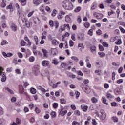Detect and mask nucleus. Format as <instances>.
<instances>
[{
	"label": "nucleus",
	"mask_w": 125,
	"mask_h": 125,
	"mask_svg": "<svg viewBox=\"0 0 125 125\" xmlns=\"http://www.w3.org/2000/svg\"><path fill=\"white\" fill-rule=\"evenodd\" d=\"M4 89L5 90H7L9 93H10V94H14L13 91L10 89L9 87H5Z\"/></svg>",
	"instance_id": "nucleus-23"
},
{
	"label": "nucleus",
	"mask_w": 125,
	"mask_h": 125,
	"mask_svg": "<svg viewBox=\"0 0 125 125\" xmlns=\"http://www.w3.org/2000/svg\"><path fill=\"white\" fill-rule=\"evenodd\" d=\"M0 75L3 77H6L5 76V72H3V68L1 67H0Z\"/></svg>",
	"instance_id": "nucleus-15"
},
{
	"label": "nucleus",
	"mask_w": 125,
	"mask_h": 125,
	"mask_svg": "<svg viewBox=\"0 0 125 125\" xmlns=\"http://www.w3.org/2000/svg\"><path fill=\"white\" fill-rule=\"evenodd\" d=\"M34 40L35 42H36L35 44L36 45H38V44H39V38H38V36H35L34 37Z\"/></svg>",
	"instance_id": "nucleus-24"
},
{
	"label": "nucleus",
	"mask_w": 125,
	"mask_h": 125,
	"mask_svg": "<svg viewBox=\"0 0 125 125\" xmlns=\"http://www.w3.org/2000/svg\"><path fill=\"white\" fill-rule=\"evenodd\" d=\"M71 59L74 60V61H75V62H78L79 61V58L76 56L71 57Z\"/></svg>",
	"instance_id": "nucleus-38"
},
{
	"label": "nucleus",
	"mask_w": 125,
	"mask_h": 125,
	"mask_svg": "<svg viewBox=\"0 0 125 125\" xmlns=\"http://www.w3.org/2000/svg\"><path fill=\"white\" fill-rule=\"evenodd\" d=\"M77 22L79 24H81V23H82V18L80 16L78 17L77 19Z\"/></svg>",
	"instance_id": "nucleus-55"
},
{
	"label": "nucleus",
	"mask_w": 125,
	"mask_h": 125,
	"mask_svg": "<svg viewBox=\"0 0 125 125\" xmlns=\"http://www.w3.org/2000/svg\"><path fill=\"white\" fill-rule=\"evenodd\" d=\"M89 49H90L91 52H92L94 54H95V53L96 52V47H95V46H91L89 47Z\"/></svg>",
	"instance_id": "nucleus-8"
},
{
	"label": "nucleus",
	"mask_w": 125,
	"mask_h": 125,
	"mask_svg": "<svg viewBox=\"0 0 125 125\" xmlns=\"http://www.w3.org/2000/svg\"><path fill=\"white\" fill-rule=\"evenodd\" d=\"M81 109H82L83 112H86L87 111V109L88 108V106L84 104L81 105Z\"/></svg>",
	"instance_id": "nucleus-13"
},
{
	"label": "nucleus",
	"mask_w": 125,
	"mask_h": 125,
	"mask_svg": "<svg viewBox=\"0 0 125 125\" xmlns=\"http://www.w3.org/2000/svg\"><path fill=\"white\" fill-rule=\"evenodd\" d=\"M22 23H23V25L26 26L27 28H30V27L32 26V22H28V20L26 19H25L24 21V20L22 21Z\"/></svg>",
	"instance_id": "nucleus-2"
},
{
	"label": "nucleus",
	"mask_w": 125,
	"mask_h": 125,
	"mask_svg": "<svg viewBox=\"0 0 125 125\" xmlns=\"http://www.w3.org/2000/svg\"><path fill=\"white\" fill-rule=\"evenodd\" d=\"M42 51L43 53L44 57H47V51L45 49H42Z\"/></svg>",
	"instance_id": "nucleus-26"
},
{
	"label": "nucleus",
	"mask_w": 125,
	"mask_h": 125,
	"mask_svg": "<svg viewBox=\"0 0 125 125\" xmlns=\"http://www.w3.org/2000/svg\"><path fill=\"white\" fill-rule=\"evenodd\" d=\"M96 33L97 34V35H99V36H100V35H101V34H102V31H101V30H100V29H98V30L96 31Z\"/></svg>",
	"instance_id": "nucleus-61"
},
{
	"label": "nucleus",
	"mask_w": 125,
	"mask_h": 125,
	"mask_svg": "<svg viewBox=\"0 0 125 125\" xmlns=\"http://www.w3.org/2000/svg\"><path fill=\"white\" fill-rule=\"evenodd\" d=\"M24 40L26 42H27L28 45L31 46V41H30V39H29V38H28V37H24Z\"/></svg>",
	"instance_id": "nucleus-27"
},
{
	"label": "nucleus",
	"mask_w": 125,
	"mask_h": 125,
	"mask_svg": "<svg viewBox=\"0 0 125 125\" xmlns=\"http://www.w3.org/2000/svg\"><path fill=\"white\" fill-rule=\"evenodd\" d=\"M71 39L73 41H76V34H72L71 36Z\"/></svg>",
	"instance_id": "nucleus-62"
},
{
	"label": "nucleus",
	"mask_w": 125,
	"mask_h": 125,
	"mask_svg": "<svg viewBox=\"0 0 125 125\" xmlns=\"http://www.w3.org/2000/svg\"><path fill=\"white\" fill-rule=\"evenodd\" d=\"M92 124L93 125H97V122H96V120L95 119H92Z\"/></svg>",
	"instance_id": "nucleus-64"
},
{
	"label": "nucleus",
	"mask_w": 125,
	"mask_h": 125,
	"mask_svg": "<svg viewBox=\"0 0 125 125\" xmlns=\"http://www.w3.org/2000/svg\"><path fill=\"white\" fill-rule=\"evenodd\" d=\"M37 88L41 91H42V92H46V90H45L44 88H42V87L41 86H38L37 87Z\"/></svg>",
	"instance_id": "nucleus-21"
},
{
	"label": "nucleus",
	"mask_w": 125,
	"mask_h": 125,
	"mask_svg": "<svg viewBox=\"0 0 125 125\" xmlns=\"http://www.w3.org/2000/svg\"><path fill=\"white\" fill-rule=\"evenodd\" d=\"M99 50L100 51H104V47H103V46L101 45H99Z\"/></svg>",
	"instance_id": "nucleus-52"
},
{
	"label": "nucleus",
	"mask_w": 125,
	"mask_h": 125,
	"mask_svg": "<svg viewBox=\"0 0 125 125\" xmlns=\"http://www.w3.org/2000/svg\"><path fill=\"white\" fill-rule=\"evenodd\" d=\"M42 64L43 67H47L49 66V62L47 60H44L42 61Z\"/></svg>",
	"instance_id": "nucleus-9"
},
{
	"label": "nucleus",
	"mask_w": 125,
	"mask_h": 125,
	"mask_svg": "<svg viewBox=\"0 0 125 125\" xmlns=\"http://www.w3.org/2000/svg\"><path fill=\"white\" fill-rule=\"evenodd\" d=\"M75 115L76 116H80L81 115V113L80 112V111L79 110H76L74 112Z\"/></svg>",
	"instance_id": "nucleus-53"
},
{
	"label": "nucleus",
	"mask_w": 125,
	"mask_h": 125,
	"mask_svg": "<svg viewBox=\"0 0 125 125\" xmlns=\"http://www.w3.org/2000/svg\"><path fill=\"white\" fill-rule=\"evenodd\" d=\"M58 27H59V23H58V21H55V29H58Z\"/></svg>",
	"instance_id": "nucleus-46"
},
{
	"label": "nucleus",
	"mask_w": 125,
	"mask_h": 125,
	"mask_svg": "<svg viewBox=\"0 0 125 125\" xmlns=\"http://www.w3.org/2000/svg\"><path fill=\"white\" fill-rule=\"evenodd\" d=\"M51 116L52 118H55L56 117V113L54 111H53L51 113Z\"/></svg>",
	"instance_id": "nucleus-47"
},
{
	"label": "nucleus",
	"mask_w": 125,
	"mask_h": 125,
	"mask_svg": "<svg viewBox=\"0 0 125 125\" xmlns=\"http://www.w3.org/2000/svg\"><path fill=\"white\" fill-rule=\"evenodd\" d=\"M0 7L4 8L6 6V0H2V2L0 5Z\"/></svg>",
	"instance_id": "nucleus-14"
},
{
	"label": "nucleus",
	"mask_w": 125,
	"mask_h": 125,
	"mask_svg": "<svg viewBox=\"0 0 125 125\" xmlns=\"http://www.w3.org/2000/svg\"><path fill=\"white\" fill-rule=\"evenodd\" d=\"M119 30H120L121 33L125 34V29H124V28H123L122 26L119 27Z\"/></svg>",
	"instance_id": "nucleus-51"
},
{
	"label": "nucleus",
	"mask_w": 125,
	"mask_h": 125,
	"mask_svg": "<svg viewBox=\"0 0 125 125\" xmlns=\"http://www.w3.org/2000/svg\"><path fill=\"white\" fill-rule=\"evenodd\" d=\"M51 51L53 55H56V53H57V49H56V48L51 49Z\"/></svg>",
	"instance_id": "nucleus-22"
},
{
	"label": "nucleus",
	"mask_w": 125,
	"mask_h": 125,
	"mask_svg": "<svg viewBox=\"0 0 125 125\" xmlns=\"http://www.w3.org/2000/svg\"><path fill=\"white\" fill-rule=\"evenodd\" d=\"M8 42L5 40H3L1 42V45H5L6 44H8Z\"/></svg>",
	"instance_id": "nucleus-33"
},
{
	"label": "nucleus",
	"mask_w": 125,
	"mask_h": 125,
	"mask_svg": "<svg viewBox=\"0 0 125 125\" xmlns=\"http://www.w3.org/2000/svg\"><path fill=\"white\" fill-rule=\"evenodd\" d=\"M78 47H81V48H84L83 44L82 43H80L78 44Z\"/></svg>",
	"instance_id": "nucleus-59"
},
{
	"label": "nucleus",
	"mask_w": 125,
	"mask_h": 125,
	"mask_svg": "<svg viewBox=\"0 0 125 125\" xmlns=\"http://www.w3.org/2000/svg\"><path fill=\"white\" fill-rule=\"evenodd\" d=\"M71 21H72V19L70 17V16L66 15L65 16V22H66V23H70Z\"/></svg>",
	"instance_id": "nucleus-16"
},
{
	"label": "nucleus",
	"mask_w": 125,
	"mask_h": 125,
	"mask_svg": "<svg viewBox=\"0 0 125 125\" xmlns=\"http://www.w3.org/2000/svg\"><path fill=\"white\" fill-rule=\"evenodd\" d=\"M30 92L32 94H36L37 93V90L35 88H32L30 89Z\"/></svg>",
	"instance_id": "nucleus-29"
},
{
	"label": "nucleus",
	"mask_w": 125,
	"mask_h": 125,
	"mask_svg": "<svg viewBox=\"0 0 125 125\" xmlns=\"http://www.w3.org/2000/svg\"><path fill=\"white\" fill-rule=\"evenodd\" d=\"M39 10H40L41 12H44V5H41L39 8Z\"/></svg>",
	"instance_id": "nucleus-35"
},
{
	"label": "nucleus",
	"mask_w": 125,
	"mask_h": 125,
	"mask_svg": "<svg viewBox=\"0 0 125 125\" xmlns=\"http://www.w3.org/2000/svg\"><path fill=\"white\" fill-rule=\"evenodd\" d=\"M96 8H97V4L95 2L93 3L91 5V9L94 10V9H96Z\"/></svg>",
	"instance_id": "nucleus-17"
},
{
	"label": "nucleus",
	"mask_w": 125,
	"mask_h": 125,
	"mask_svg": "<svg viewBox=\"0 0 125 125\" xmlns=\"http://www.w3.org/2000/svg\"><path fill=\"white\" fill-rule=\"evenodd\" d=\"M102 101L104 104H105V105H108V103H107V99L105 97H103L102 98Z\"/></svg>",
	"instance_id": "nucleus-20"
},
{
	"label": "nucleus",
	"mask_w": 125,
	"mask_h": 125,
	"mask_svg": "<svg viewBox=\"0 0 125 125\" xmlns=\"http://www.w3.org/2000/svg\"><path fill=\"white\" fill-rule=\"evenodd\" d=\"M63 26L65 28H66L67 30H68V31H70V30H71V28L70 27V25L69 24H64Z\"/></svg>",
	"instance_id": "nucleus-40"
},
{
	"label": "nucleus",
	"mask_w": 125,
	"mask_h": 125,
	"mask_svg": "<svg viewBox=\"0 0 125 125\" xmlns=\"http://www.w3.org/2000/svg\"><path fill=\"white\" fill-rule=\"evenodd\" d=\"M10 28L11 29V30H12V31H13L14 32H16V31H17V25L14 24H12Z\"/></svg>",
	"instance_id": "nucleus-12"
},
{
	"label": "nucleus",
	"mask_w": 125,
	"mask_h": 125,
	"mask_svg": "<svg viewBox=\"0 0 125 125\" xmlns=\"http://www.w3.org/2000/svg\"><path fill=\"white\" fill-rule=\"evenodd\" d=\"M34 12H35V11L30 12L27 15L28 17H31L34 14Z\"/></svg>",
	"instance_id": "nucleus-54"
},
{
	"label": "nucleus",
	"mask_w": 125,
	"mask_h": 125,
	"mask_svg": "<svg viewBox=\"0 0 125 125\" xmlns=\"http://www.w3.org/2000/svg\"><path fill=\"white\" fill-rule=\"evenodd\" d=\"M47 32L46 31H44L42 33L41 39H42L45 40V39H46V35H47Z\"/></svg>",
	"instance_id": "nucleus-19"
},
{
	"label": "nucleus",
	"mask_w": 125,
	"mask_h": 125,
	"mask_svg": "<svg viewBox=\"0 0 125 125\" xmlns=\"http://www.w3.org/2000/svg\"><path fill=\"white\" fill-rule=\"evenodd\" d=\"M33 4H35L36 6L41 4L42 2V0H33Z\"/></svg>",
	"instance_id": "nucleus-6"
},
{
	"label": "nucleus",
	"mask_w": 125,
	"mask_h": 125,
	"mask_svg": "<svg viewBox=\"0 0 125 125\" xmlns=\"http://www.w3.org/2000/svg\"><path fill=\"white\" fill-rule=\"evenodd\" d=\"M98 54L100 55V57H104V56H105L106 54L104 52H99L98 53Z\"/></svg>",
	"instance_id": "nucleus-34"
},
{
	"label": "nucleus",
	"mask_w": 125,
	"mask_h": 125,
	"mask_svg": "<svg viewBox=\"0 0 125 125\" xmlns=\"http://www.w3.org/2000/svg\"><path fill=\"white\" fill-rule=\"evenodd\" d=\"M51 44H52V45H55V46L58 45V44H59V42L57 40H56V39H53L51 42Z\"/></svg>",
	"instance_id": "nucleus-10"
},
{
	"label": "nucleus",
	"mask_w": 125,
	"mask_h": 125,
	"mask_svg": "<svg viewBox=\"0 0 125 125\" xmlns=\"http://www.w3.org/2000/svg\"><path fill=\"white\" fill-rule=\"evenodd\" d=\"M60 102L62 104H65L66 103V100L65 99L62 98L60 99Z\"/></svg>",
	"instance_id": "nucleus-45"
},
{
	"label": "nucleus",
	"mask_w": 125,
	"mask_h": 125,
	"mask_svg": "<svg viewBox=\"0 0 125 125\" xmlns=\"http://www.w3.org/2000/svg\"><path fill=\"white\" fill-rule=\"evenodd\" d=\"M100 116L101 120H104L106 119V113L104 111H100Z\"/></svg>",
	"instance_id": "nucleus-7"
},
{
	"label": "nucleus",
	"mask_w": 125,
	"mask_h": 125,
	"mask_svg": "<svg viewBox=\"0 0 125 125\" xmlns=\"http://www.w3.org/2000/svg\"><path fill=\"white\" fill-rule=\"evenodd\" d=\"M67 113V110H62L60 112V115H61V116H65V114Z\"/></svg>",
	"instance_id": "nucleus-31"
},
{
	"label": "nucleus",
	"mask_w": 125,
	"mask_h": 125,
	"mask_svg": "<svg viewBox=\"0 0 125 125\" xmlns=\"http://www.w3.org/2000/svg\"><path fill=\"white\" fill-rule=\"evenodd\" d=\"M116 38H117V37H111L110 39V42H115V41H116Z\"/></svg>",
	"instance_id": "nucleus-57"
},
{
	"label": "nucleus",
	"mask_w": 125,
	"mask_h": 125,
	"mask_svg": "<svg viewBox=\"0 0 125 125\" xmlns=\"http://www.w3.org/2000/svg\"><path fill=\"white\" fill-rule=\"evenodd\" d=\"M19 92L21 94H24V87L22 85L19 86Z\"/></svg>",
	"instance_id": "nucleus-18"
},
{
	"label": "nucleus",
	"mask_w": 125,
	"mask_h": 125,
	"mask_svg": "<svg viewBox=\"0 0 125 125\" xmlns=\"http://www.w3.org/2000/svg\"><path fill=\"white\" fill-rule=\"evenodd\" d=\"M4 113V111L3 110V108L1 106H0V116H2Z\"/></svg>",
	"instance_id": "nucleus-39"
},
{
	"label": "nucleus",
	"mask_w": 125,
	"mask_h": 125,
	"mask_svg": "<svg viewBox=\"0 0 125 125\" xmlns=\"http://www.w3.org/2000/svg\"><path fill=\"white\" fill-rule=\"evenodd\" d=\"M52 64L55 65H58V64H59V61H58V60L56 58L53 59L52 60Z\"/></svg>",
	"instance_id": "nucleus-11"
},
{
	"label": "nucleus",
	"mask_w": 125,
	"mask_h": 125,
	"mask_svg": "<svg viewBox=\"0 0 125 125\" xmlns=\"http://www.w3.org/2000/svg\"><path fill=\"white\" fill-rule=\"evenodd\" d=\"M115 44H117V45H120V44H122V40L118 39V41L115 42Z\"/></svg>",
	"instance_id": "nucleus-37"
},
{
	"label": "nucleus",
	"mask_w": 125,
	"mask_h": 125,
	"mask_svg": "<svg viewBox=\"0 0 125 125\" xmlns=\"http://www.w3.org/2000/svg\"><path fill=\"white\" fill-rule=\"evenodd\" d=\"M94 17L97 18L98 19H101L103 17V14L95 12L93 13Z\"/></svg>",
	"instance_id": "nucleus-4"
},
{
	"label": "nucleus",
	"mask_w": 125,
	"mask_h": 125,
	"mask_svg": "<svg viewBox=\"0 0 125 125\" xmlns=\"http://www.w3.org/2000/svg\"><path fill=\"white\" fill-rule=\"evenodd\" d=\"M88 35L89 36H93V30L92 29H90L88 32Z\"/></svg>",
	"instance_id": "nucleus-36"
},
{
	"label": "nucleus",
	"mask_w": 125,
	"mask_h": 125,
	"mask_svg": "<svg viewBox=\"0 0 125 125\" xmlns=\"http://www.w3.org/2000/svg\"><path fill=\"white\" fill-rule=\"evenodd\" d=\"M92 103H97L98 102V100L95 97H92L91 99Z\"/></svg>",
	"instance_id": "nucleus-28"
},
{
	"label": "nucleus",
	"mask_w": 125,
	"mask_h": 125,
	"mask_svg": "<svg viewBox=\"0 0 125 125\" xmlns=\"http://www.w3.org/2000/svg\"><path fill=\"white\" fill-rule=\"evenodd\" d=\"M83 26L86 29H88L90 27V24L89 22H85L83 23Z\"/></svg>",
	"instance_id": "nucleus-25"
},
{
	"label": "nucleus",
	"mask_w": 125,
	"mask_h": 125,
	"mask_svg": "<svg viewBox=\"0 0 125 125\" xmlns=\"http://www.w3.org/2000/svg\"><path fill=\"white\" fill-rule=\"evenodd\" d=\"M53 108H54V109H56V108L58 107V104L54 103V104H53Z\"/></svg>",
	"instance_id": "nucleus-60"
},
{
	"label": "nucleus",
	"mask_w": 125,
	"mask_h": 125,
	"mask_svg": "<svg viewBox=\"0 0 125 125\" xmlns=\"http://www.w3.org/2000/svg\"><path fill=\"white\" fill-rule=\"evenodd\" d=\"M33 22L35 25H40L41 24V20L38 17L33 18Z\"/></svg>",
	"instance_id": "nucleus-3"
},
{
	"label": "nucleus",
	"mask_w": 125,
	"mask_h": 125,
	"mask_svg": "<svg viewBox=\"0 0 125 125\" xmlns=\"http://www.w3.org/2000/svg\"><path fill=\"white\" fill-rule=\"evenodd\" d=\"M82 8L81 7H77L74 9L75 12H79L81 11Z\"/></svg>",
	"instance_id": "nucleus-41"
},
{
	"label": "nucleus",
	"mask_w": 125,
	"mask_h": 125,
	"mask_svg": "<svg viewBox=\"0 0 125 125\" xmlns=\"http://www.w3.org/2000/svg\"><path fill=\"white\" fill-rule=\"evenodd\" d=\"M102 44L103 46H104V47H108L109 46V44H108V43H107L106 42H103Z\"/></svg>",
	"instance_id": "nucleus-58"
},
{
	"label": "nucleus",
	"mask_w": 125,
	"mask_h": 125,
	"mask_svg": "<svg viewBox=\"0 0 125 125\" xmlns=\"http://www.w3.org/2000/svg\"><path fill=\"white\" fill-rule=\"evenodd\" d=\"M39 70H40V66L36 65L34 66L33 71L35 73L36 75H37V74H39V73H40V71H39Z\"/></svg>",
	"instance_id": "nucleus-5"
},
{
	"label": "nucleus",
	"mask_w": 125,
	"mask_h": 125,
	"mask_svg": "<svg viewBox=\"0 0 125 125\" xmlns=\"http://www.w3.org/2000/svg\"><path fill=\"white\" fill-rule=\"evenodd\" d=\"M56 13H57V11H56V10H53L51 13L52 16H55V15H56Z\"/></svg>",
	"instance_id": "nucleus-50"
},
{
	"label": "nucleus",
	"mask_w": 125,
	"mask_h": 125,
	"mask_svg": "<svg viewBox=\"0 0 125 125\" xmlns=\"http://www.w3.org/2000/svg\"><path fill=\"white\" fill-rule=\"evenodd\" d=\"M5 124V120L4 119H0V125Z\"/></svg>",
	"instance_id": "nucleus-44"
},
{
	"label": "nucleus",
	"mask_w": 125,
	"mask_h": 125,
	"mask_svg": "<svg viewBox=\"0 0 125 125\" xmlns=\"http://www.w3.org/2000/svg\"><path fill=\"white\" fill-rule=\"evenodd\" d=\"M50 85L51 86H52V87H53V88H56V87H57V85L55 84H52V82H51L50 83H49Z\"/></svg>",
	"instance_id": "nucleus-43"
},
{
	"label": "nucleus",
	"mask_w": 125,
	"mask_h": 125,
	"mask_svg": "<svg viewBox=\"0 0 125 125\" xmlns=\"http://www.w3.org/2000/svg\"><path fill=\"white\" fill-rule=\"evenodd\" d=\"M49 25H50V26L51 27H53V26H54V23H53V21H52V20H50V21H49Z\"/></svg>",
	"instance_id": "nucleus-42"
},
{
	"label": "nucleus",
	"mask_w": 125,
	"mask_h": 125,
	"mask_svg": "<svg viewBox=\"0 0 125 125\" xmlns=\"http://www.w3.org/2000/svg\"><path fill=\"white\" fill-rule=\"evenodd\" d=\"M106 97H107L108 99H111V98H114V96L110 93H107L106 94Z\"/></svg>",
	"instance_id": "nucleus-32"
},
{
	"label": "nucleus",
	"mask_w": 125,
	"mask_h": 125,
	"mask_svg": "<svg viewBox=\"0 0 125 125\" xmlns=\"http://www.w3.org/2000/svg\"><path fill=\"white\" fill-rule=\"evenodd\" d=\"M75 94H76V98L77 99H78V98H79V96H80V92H79L78 91H76L75 92Z\"/></svg>",
	"instance_id": "nucleus-56"
},
{
	"label": "nucleus",
	"mask_w": 125,
	"mask_h": 125,
	"mask_svg": "<svg viewBox=\"0 0 125 125\" xmlns=\"http://www.w3.org/2000/svg\"><path fill=\"white\" fill-rule=\"evenodd\" d=\"M124 83V80L123 79H119L117 81V83L118 84H121V83Z\"/></svg>",
	"instance_id": "nucleus-48"
},
{
	"label": "nucleus",
	"mask_w": 125,
	"mask_h": 125,
	"mask_svg": "<svg viewBox=\"0 0 125 125\" xmlns=\"http://www.w3.org/2000/svg\"><path fill=\"white\" fill-rule=\"evenodd\" d=\"M21 44L22 46H24V45H26V42L24 41H21Z\"/></svg>",
	"instance_id": "nucleus-63"
},
{
	"label": "nucleus",
	"mask_w": 125,
	"mask_h": 125,
	"mask_svg": "<svg viewBox=\"0 0 125 125\" xmlns=\"http://www.w3.org/2000/svg\"><path fill=\"white\" fill-rule=\"evenodd\" d=\"M112 121L114 122V123H118L119 122V118H118L116 116H113L112 117Z\"/></svg>",
	"instance_id": "nucleus-30"
},
{
	"label": "nucleus",
	"mask_w": 125,
	"mask_h": 125,
	"mask_svg": "<svg viewBox=\"0 0 125 125\" xmlns=\"http://www.w3.org/2000/svg\"><path fill=\"white\" fill-rule=\"evenodd\" d=\"M30 62H34L35 61V57L34 56H31L29 59Z\"/></svg>",
	"instance_id": "nucleus-49"
},
{
	"label": "nucleus",
	"mask_w": 125,
	"mask_h": 125,
	"mask_svg": "<svg viewBox=\"0 0 125 125\" xmlns=\"http://www.w3.org/2000/svg\"><path fill=\"white\" fill-rule=\"evenodd\" d=\"M62 7L66 10H71L74 8V6L69 0L63 1L62 3Z\"/></svg>",
	"instance_id": "nucleus-1"
}]
</instances>
